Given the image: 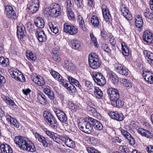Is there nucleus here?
<instances>
[{
  "label": "nucleus",
  "instance_id": "nucleus-1",
  "mask_svg": "<svg viewBox=\"0 0 153 153\" xmlns=\"http://www.w3.org/2000/svg\"><path fill=\"white\" fill-rule=\"evenodd\" d=\"M107 91L113 105L118 107H121L123 105V102L119 99L120 94L118 90L114 88H110L108 89Z\"/></svg>",
  "mask_w": 153,
  "mask_h": 153
},
{
  "label": "nucleus",
  "instance_id": "nucleus-2",
  "mask_svg": "<svg viewBox=\"0 0 153 153\" xmlns=\"http://www.w3.org/2000/svg\"><path fill=\"white\" fill-rule=\"evenodd\" d=\"M88 63L90 67L96 69L100 67L101 62L96 53H91L88 56Z\"/></svg>",
  "mask_w": 153,
  "mask_h": 153
},
{
  "label": "nucleus",
  "instance_id": "nucleus-3",
  "mask_svg": "<svg viewBox=\"0 0 153 153\" xmlns=\"http://www.w3.org/2000/svg\"><path fill=\"white\" fill-rule=\"evenodd\" d=\"M43 115L46 122L52 128H56L57 127V122L52 114L49 111H45L43 112Z\"/></svg>",
  "mask_w": 153,
  "mask_h": 153
},
{
  "label": "nucleus",
  "instance_id": "nucleus-4",
  "mask_svg": "<svg viewBox=\"0 0 153 153\" xmlns=\"http://www.w3.org/2000/svg\"><path fill=\"white\" fill-rule=\"evenodd\" d=\"M92 76L94 82L99 85H103L106 83V79L100 73L93 72L92 73Z\"/></svg>",
  "mask_w": 153,
  "mask_h": 153
},
{
  "label": "nucleus",
  "instance_id": "nucleus-5",
  "mask_svg": "<svg viewBox=\"0 0 153 153\" xmlns=\"http://www.w3.org/2000/svg\"><path fill=\"white\" fill-rule=\"evenodd\" d=\"M63 31L71 35H74L77 33L78 29L76 26L66 23L64 24Z\"/></svg>",
  "mask_w": 153,
  "mask_h": 153
},
{
  "label": "nucleus",
  "instance_id": "nucleus-6",
  "mask_svg": "<svg viewBox=\"0 0 153 153\" xmlns=\"http://www.w3.org/2000/svg\"><path fill=\"white\" fill-rule=\"evenodd\" d=\"M53 110L58 119L61 123L65 122L67 121V117L63 111L56 108H53Z\"/></svg>",
  "mask_w": 153,
  "mask_h": 153
},
{
  "label": "nucleus",
  "instance_id": "nucleus-7",
  "mask_svg": "<svg viewBox=\"0 0 153 153\" xmlns=\"http://www.w3.org/2000/svg\"><path fill=\"white\" fill-rule=\"evenodd\" d=\"M27 139L22 136H16L15 137L14 141L15 143L23 149L27 141Z\"/></svg>",
  "mask_w": 153,
  "mask_h": 153
},
{
  "label": "nucleus",
  "instance_id": "nucleus-8",
  "mask_svg": "<svg viewBox=\"0 0 153 153\" xmlns=\"http://www.w3.org/2000/svg\"><path fill=\"white\" fill-rule=\"evenodd\" d=\"M39 4L38 0H33L28 6L30 12L32 13H36L39 7Z\"/></svg>",
  "mask_w": 153,
  "mask_h": 153
},
{
  "label": "nucleus",
  "instance_id": "nucleus-9",
  "mask_svg": "<svg viewBox=\"0 0 153 153\" xmlns=\"http://www.w3.org/2000/svg\"><path fill=\"white\" fill-rule=\"evenodd\" d=\"M52 16L56 17L59 16L61 13V9L60 5L56 3H53L51 5Z\"/></svg>",
  "mask_w": 153,
  "mask_h": 153
},
{
  "label": "nucleus",
  "instance_id": "nucleus-10",
  "mask_svg": "<svg viewBox=\"0 0 153 153\" xmlns=\"http://www.w3.org/2000/svg\"><path fill=\"white\" fill-rule=\"evenodd\" d=\"M114 69L117 72L123 75L127 76L128 74L127 68L121 64L118 63L116 65Z\"/></svg>",
  "mask_w": 153,
  "mask_h": 153
},
{
  "label": "nucleus",
  "instance_id": "nucleus-11",
  "mask_svg": "<svg viewBox=\"0 0 153 153\" xmlns=\"http://www.w3.org/2000/svg\"><path fill=\"white\" fill-rule=\"evenodd\" d=\"M103 17L106 22H110L111 20V17L110 12L105 5H102L101 7Z\"/></svg>",
  "mask_w": 153,
  "mask_h": 153
},
{
  "label": "nucleus",
  "instance_id": "nucleus-12",
  "mask_svg": "<svg viewBox=\"0 0 153 153\" xmlns=\"http://www.w3.org/2000/svg\"><path fill=\"white\" fill-rule=\"evenodd\" d=\"M17 33L18 38L21 40H23L25 36V28L22 24H19L17 25Z\"/></svg>",
  "mask_w": 153,
  "mask_h": 153
},
{
  "label": "nucleus",
  "instance_id": "nucleus-13",
  "mask_svg": "<svg viewBox=\"0 0 153 153\" xmlns=\"http://www.w3.org/2000/svg\"><path fill=\"white\" fill-rule=\"evenodd\" d=\"M143 38V40L148 43H153V34L149 30L144 32Z\"/></svg>",
  "mask_w": 153,
  "mask_h": 153
},
{
  "label": "nucleus",
  "instance_id": "nucleus-14",
  "mask_svg": "<svg viewBox=\"0 0 153 153\" xmlns=\"http://www.w3.org/2000/svg\"><path fill=\"white\" fill-rule=\"evenodd\" d=\"M88 120L91 122L94 128L97 130H101L103 128L102 124L99 121L92 117H89Z\"/></svg>",
  "mask_w": 153,
  "mask_h": 153
},
{
  "label": "nucleus",
  "instance_id": "nucleus-15",
  "mask_svg": "<svg viewBox=\"0 0 153 153\" xmlns=\"http://www.w3.org/2000/svg\"><path fill=\"white\" fill-rule=\"evenodd\" d=\"M36 34L38 40L41 42H45L47 39L46 35L44 32L40 28H38L36 31Z\"/></svg>",
  "mask_w": 153,
  "mask_h": 153
},
{
  "label": "nucleus",
  "instance_id": "nucleus-16",
  "mask_svg": "<svg viewBox=\"0 0 153 153\" xmlns=\"http://www.w3.org/2000/svg\"><path fill=\"white\" fill-rule=\"evenodd\" d=\"M120 11L121 14L127 20H131L132 16L129 12L128 10L125 5L122 4L120 6Z\"/></svg>",
  "mask_w": 153,
  "mask_h": 153
},
{
  "label": "nucleus",
  "instance_id": "nucleus-17",
  "mask_svg": "<svg viewBox=\"0 0 153 153\" xmlns=\"http://www.w3.org/2000/svg\"><path fill=\"white\" fill-rule=\"evenodd\" d=\"M142 76L144 79L148 83H153V73L150 71H143Z\"/></svg>",
  "mask_w": 153,
  "mask_h": 153
},
{
  "label": "nucleus",
  "instance_id": "nucleus-18",
  "mask_svg": "<svg viewBox=\"0 0 153 153\" xmlns=\"http://www.w3.org/2000/svg\"><path fill=\"white\" fill-rule=\"evenodd\" d=\"M37 101L41 104L45 105L47 102V100L45 95L40 92L37 94Z\"/></svg>",
  "mask_w": 153,
  "mask_h": 153
},
{
  "label": "nucleus",
  "instance_id": "nucleus-19",
  "mask_svg": "<svg viewBox=\"0 0 153 153\" xmlns=\"http://www.w3.org/2000/svg\"><path fill=\"white\" fill-rule=\"evenodd\" d=\"M143 53L148 63L151 65H153V53L147 50L144 51Z\"/></svg>",
  "mask_w": 153,
  "mask_h": 153
},
{
  "label": "nucleus",
  "instance_id": "nucleus-20",
  "mask_svg": "<svg viewBox=\"0 0 153 153\" xmlns=\"http://www.w3.org/2000/svg\"><path fill=\"white\" fill-rule=\"evenodd\" d=\"M6 117L7 120L12 126H13L16 128H19V124L18 122L15 118L12 117L9 114H7L6 115Z\"/></svg>",
  "mask_w": 153,
  "mask_h": 153
},
{
  "label": "nucleus",
  "instance_id": "nucleus-21",
  "mask_svg": "<svg viewBox=\"0 0 153 153\" xmlns=\"http://www.w3.org/2000/svg\"><path fill=\"white\" fill-rule=\"evenodd\" d=\"M22 149L31 152H35L36 150L34 144L32 142L28 140Z\"/></svg>",
  "mask_w": 153,
  "mask_h": 153
},
{
  "label": "nucleus",
  "instance_id": "nucleus-22",
  "mask_svg": "<svg viewBox=\"0 0 153 153\" xmlns=\"http://www.w3.org/2000/svg\"><path fill=\"white\" fill-rule=\"evenodd\" d=\"M32 79L33 82L38 85L42 86L45 83V79L41 76H36Z\"/></svg>",
  "mask_w": 153,
  "mask_h": 153
},
{
  "label": "nucleus",
  "instance_id": "nucleus-23",
  "mask_svg": "<svg viewBox=\"0 0 153 153\" xmlns=\"http://www.w3.org/2000/svg\"><path fill=\"white\" fill-rule=\"evenodd\" d=\"M109 115L112 118L118 121H122L123 119V115L121 113L118 114L116 112H111L109 113Z\"/></svg>",
  "mask_w": 153,
  "mask_h": 153
},
{
  "label": "nucleus",
  "instance_id": "nucleus-24",
  "mask_svg": "<svg viewBox=\"0 0 153 153\" xmlns=\"http://www.w3.org/2000/svg\"><path fill=\"white\" fill-rule=\"evenodd\" d=\"M34 136L36 140L37 139L43 146L45 147L48 146V143L47 140L44 137L37 133L35 134Z\"/></svg>",
  "mask_w": 153,
  "mask_h": 153
},
{
  "label": "nucleus",
  "instance_id": "nucleus-25",
  "mask_svg": "<svg viewBox=\"0 0 153 153\" xmlns=\"http://www.w3.org/2000/svg\"><path fill=\"white\" fill-rule=\"evenodd\" d=\"M0 150L3 153H13L11 147L7 144H2L0 146Z\"/></svg>",
  "mask_w": 153,
  "mask_h": 153
},
{
  "label": "nucleus",
  "instance_id": "nucleus-26",
  "mask_svg": "<svg viewBox=\"0 0 153 153\" xmlns=\"http://www.w3.org/2000/svg\"><path fill=\"white\" fill-rule=\"evenodd\" d=\"M56 136V138L54 139V141L58 143H61L62 142L65 143V142L68 138V137L66 135L61 136L57 134Z\"/></svg>",
  "mask_w": 153,
  "mask_h": 153
},
{
  "label": "nucleus",
  "instance_id": "nucleus-27",
  "mask_svg": "<svg viewBox=\"0 0 153 153\" xmlns=\"http://www.w3.org/2000/svg\"><path fill=\"white\" fill-rule=\"evenodd\" d=\"M50 73L53 77L56 80L59 81L61 82V84H64L63 82L64 81V80L62 79V76L58 73L53 70H51Z\"/></svg>",
  "mask_w": 153,
  "mask_h": 153
},
{
  "label": "nucleus",
  "instance_id": "nucleus-28",
  "mask_svg": "<svg viewBox=\"0 0 153 153\" xmlns=\"http://www.w3.org/2000/svg\"><path fill=\"white\" fill-rule=\"evenodd\" d=\"M69 107L71 110L75 111L81 108V106L80 104L78 103H74L71 102H69Z\"/></svg>",
  "mask_w": 153,
  "mask_h": 153
},
{
  "label": "nucleus",
  "instance_id": "nucleus-29",
  "mask_svg": "<svg viewBox=\"0 0 153 153\" xmlns=\"http://www.w3.org/2000/svg\"><path fill=\"white\" fill-rule=\"evenodd\" d=\"M9 72L11 77L16 80L17 79H20V77L23 76V75L21 74V72H20V74H19L17 71H13L11 69H10Z\"/></svg>",
  "mask_w": 153,
  "mask_h": 153
},
{
  "label": "nucleus",
  "instance_id": "nucleus-30",
  "mask_svg": "<svg viewBox=\"0 0 153 153\" xmlns=\"http://www.w3.org/2000/svg\"><path fill=\"white\" fill-rule=\"evenodd\" d=\"M65 80L63 82L64 84H61L66 87V88L69 91L72 93H75L76 91V89L75 86L73 84H68V83H65Z\"/></svg>",
  "mask_w": 153,
  "mask_h": 153
},
{
  "label": "nucleus",
  "instance_id": "nucleus-31",
  "mask_svg": "<svg viewBox=\"0 0 153 153\" xmlns=\"http://www.w3.org/2000/svg\"><path fill=\"white\" fill-rule=\"evenodd\" d=\"M86 120L84 119H80L78 121V126L80 130L84 132L86 128Z\"/></svg>",
  "mask_w": 153,
  "mask_h": 153
},
{
  "label": "nucleus",
  "instance_id": "nucleus-32",
  "mask_svg": "<svg viewBox=\"0 0 153 153\" xmlns=\"http://www.w3.org/2000/svg\"><path fill=\"white\" fill-rule=\"evenodd\" d=\"M94 94L95 97L98 99H101L103 96V93L98 87H94Z\"/></svg>",
  "mask_w": 153,
  "mask_h": 153
},
{
  "label": "nucleus",
  "instance_id": "nucleus-33",
  "mask_svg": "<svg viewBox=\"0 0 153 153\" xmlns=\"http://www.w3.org/2000/svg\"><path fill=\"white\" fill-rule=\"evenodd\" d=\"M34 23L35 25L39 28H42L45 25V22L43 19L40 17H38L35 20Z\"/></svg>",
  "mask_w": 153,
  "mask_h": 153
},
{
  "label": "nucleus",
  "instance_id": "nucleus-34",
  "mask_svg": "<svg viewBox=\"0 0 153 153\" xmlns=\"http://www.w3.org/2000/svg\"><path fill=\"white\" fill-rule=\"evenodd\" d=\"M109 79L111 82L115 84L118 82V78L116 74L114 72L110 71L109 73Z\"/></svg>",
  "mask_w": 153,
  "mask_h": 153
},
{
  "label": "nucleus",
  "instance_id": "nucleus-35",
  "mask_svg": "<svg viewBox=\"0 0 153 153\" xmlns=\"http://www.w3.org/2000/svg\"><path fill=\"white\" fill-rule=\"evenodd\" d=\"M5 13L7 16L11 19H16L17 18L18 15L13 9L10 11L9 13L7 12Z\"/></svg>",
  "mask_w": 153,
  "mask_h": 153
},
{
  "label": "nucleus",
  "instance_id": "nucleus-36",
  "mask_svg": "<svg viewBox=\"0 0 153 153\" xmlns=\"http://www.w3.org/2000/svg\"><path fill=\"white\" fill-rule=\"evenodd\" d=\"M77 19L79 22V27L83 31H86L87 29L85 27L84 21L82 16L80 15L78 17Z\"/></svg>",
  "mask_w": 153,
  "mask_h": 153
},
{
  "label": "nucleus",
  "instance_id": "nucleus-37",
  "mask_svg": "<svg viewBox=\"0 0 153 153\" xmlns=\"http://www.w3.org/2000/svg\"><path fill=\"white\" fill-rule=\"evenodd\" d=\"M1 98L7 104L11 106H14L15 105L14 102L8 97H6L4 95H2L1 96Z\"/></svg>",
  "mask_w": 153,
  "mask_h": 153
},
{
  "label": "nucleus",
  "instance_id": "nucleus-38",
  "mask_svg": "<svg viewBox=\"0 0 153 153\" xmlns=\"http://www.w3.org/2000/svg\"><path fill=\"white\" fill-rule=\"evenodd\" d=\"M70 45L72 48L75 49H78L80 47V45L79 42L76 40L75 39H72L71 40Z\"/></svg>",
  "mask_w": 153,
  "mask_h": 153
},
{
  "label": "nucleus",
  "instance_id": "nucleus-39",
  "mask_svg": "<svg viewBox=\"0 0 153 153\" xmlns=\"http://www.w3.org/2000/svg\"><path fill=\"white\" fill-rule=\"evenodd\" d=\"M91 122L88 120L86 121V128L85 129L84 132L88 134L91 133L93 130V125L91 123Z\"/></svg>",
  "mask_w": 153,
  "mask_h": 153
},
{
  "label": "nucleus",
  "instance_id": "nucleus-40",
  "mask_svg": "<svg viewBox=\"0 0 153 153\" xmlns=\"http://www.w3.org/2000/svg\"><path fill=\"white\" fill-rule=\"evenodd\" d=\"M67 78L70 83V84L74 85L79 88H80L81 86L77 80L71 76H68Z\"/></svg>",
  "mask_w": 153,
  "mask_h": 153
},
{
  "label": "nucleus",
  "instance_id": "nucleus-41",
  "mask_svg": "<svg viewBox=\"0 0 153 153\" xmlns=\"http://www.w3.org/2000/svg\"><path fill=\"white\" fill-rule=\"evenodd\" d=\"M122 53L123 55L126 56H128L129 55V51L128 48L124 42L121 43Z\"/></svg>",
  "mask_w": 153,
  "mask_h": 153
},
{
  "label": "nucleus",
  "instance_id": "nucleus-42",
  "mask_svg": "<svg viewBox=\"0 0 153 153\" xmlns=\"http://www.w3.org/2000/svg\"><path fill=\"white\" fill-rule=\"evenodd\" d=\"M48 26L52 32L55 34L58 33L59 29L57 26H55V25L51 22H50L48 23Z\"/></svg>",
  "mask_w": 153,
  "mask_h": 153
},
{
  "label": "nucleus",
  "instance_id": "nucleus-43",
  "mask_svg": "<svg viewBox=\"0 0 153 153\" xmlns=\"http://www.w3.org/2000/svg\"><path fill=\"white\" fill-rule=\"evenodd\" d=\"M9 64V60L7 58H4L3 57H0V65L4 67H6Z\"/></svg>",
  "mask_w": 153,
  "mask_h": 153
},
{
  "label": "nucleus",
  "instance_id": "nucleus-44",
  "mask_svg": "<svg viewBox=\"0 0 153 153\" xmlns=\"http://www.w3.org/2000/svg\"><path fill=\"white\" fill-rule=\"evenodd\" d=\"M91 22L94 26L98 27L99 25L100 22L99 18L96 16H93L91 18Z\"/></svg>",
  "mask_w": 153,
  "mask_h": 153
},
{
  "label": "nucleus",
  "instance_id": "nucleus-45",
  "mask_svg": "<svg viewBox=\"0 0 153 153\" xmlns=\"http://www.w3.org/2000/svg\"><path fill=\"white\" fill-rule=\"evenodd\" d=\"M95 105L91 102H88L87 104V109L88 111L93 113H95L96 110L95 108Z\"/></svg>",
  "mask_w": 153,
  "mask_h": 153
},
{
  "label": "nucleus",
  "instance_id": "nucleus-46",
  "mask_svg": "<svg viewBox=\"0 0 153 153\" xmlns=\"http://www.w3.org/2000/svg\"><path fill=\"white\" fill-rule=\"evenodd\" d=\"M65 144L68 147L71 148L74 147L75 146L74 142L71 139L69 138L68 137L65 142Z\"/></svg>",
  "mask_w": 153,
  "mask_h": 153
},
{
  "label": "nucleus",
  "instance_id": "nucleus-47",
  "mask_svg": "<svg viewBox=\"0 0 153 153\" xmlns=\"http://www.w3.org/2000/svg\"><path fill=\"white\" fill-rule=\"evenodd\" d=\"M52 56L53 59L54 61L58 62L61 61V59L60 57L59 54V53H56V52H53L52 53Z\"/></svg>",
  "mask_w": 153,
  "mask_h": 153
},
{
  "label": "nucleus",
  "instance_id": "nucleus-48",
  "mask_svg": "<svg viewBox=\"0 0 153 153\" xmlns=\"http://www.w3.org/2000/svg\"><path fill=\"white\" fill-rule=\"evenodd\" d=\"M26 56L28 59H30L32 60H35L36 59V57L35 53L31 52H27Z\"/></svg>",
  "mask_w": 153,
  "mask_h": 153
},
{
  "label": "nucleus",
  "instance_id": "nucleus-49",
  "mask_svg": "<svg viewBox=\"0 0 153 153\" xmlns=\"http://www.w3.org/2000/svg\"><path fill=\"white\" fill-rule=\"evenodd\" d=\"M144 15L148 19H153V14L149 12V9H147L146 11H145Z\"/></svg>",
  "mask_w": 153,
  "mask_h": 153
},
{
  "label": "nucleus",
  "instance_id": "nucleus-50",
  "mask_svg": "<svg viewBox=\"0 0 153 153\" xmlns=\"http://www.w3.org/2000/svg\"><path fill=\"white\" fill-rule=\"evenodd\" d=\"M90 36L92 43L95 47L97 48L98 45L96 38L93 35L92 33H90Z\"/></svg>",
  "mask_w": 153,
  "mask_h": 153
},
{
  "label": "nucleus",
  "instance_id": "nucleus-51",
  "mask_svg": "<svg viewBox=\"0 0 153 153\" xmlns=\"http://www.w3.org/2000/svg\"><path fill=\"white\" fill-rule=\"evenodd\" d=\"M45 132L48 136L53 139V141L54 139L56 138V135L57 134V133H54L49 130H46Z\"/></svg>",
  "mask_w": 153,
  "mask_h": 153
},
{
  "label": "nucleus",
  "instance_id": "nucleus-52",
  "mask_svg": "<svg viewBox=\"0 0 153 153\" xmlns=\"http://www.w3.org/2000/svg\"><path fill=\"white\" fill-rule=\"evenodd\" d=\"M44 13L45 16H52L53 13L51 12V6L46 7L44 11Z\"/></svg>",
  "mask_w": 153,
  "mask_h": 153
},
{
  "label": "nucleus",
  "instance_id": "nucleus-53",
  "mask_svg": "<svg viewBox=\"0 0 153 153\" xmlns=\"http://www.w3.org/2000/svg\"><path fill=\"white\" fill-rule=\"evenodd\" d=\"M68 16L70 20H72L74 18V14L72 11L71 9L66 10Z\"/></svg>",
  "mask_w": 153,
  "mask_h": 153
},
{
  "label": "nucleus",
  "instance_id": "nucleus-54",
  "mask_svg": "<svg viewBox=\"0 0 153 153\" xmlns=\"http://www.w3.org/2000/svg\"><path fill=\"white\" fill-rule=\"evenodd\" d=\"M85 86L89 90H92L94 88L95 86H94L92 83L89 81H86L85 83Z\"/></svg>",
  "mask_w": 153,
  "mask_h": 153
},
{
  "label": "nucleus",
  "instance_id": "nucleus-55",
  "mask_svg": "<svg viewBox=\"0 0 153 153\" xmlns=\"http://www.w3.org/2000/svg\"><path fill=\"white\" fill-rule=\"evenodd\" d=\"M119 150L120 151L125 153H129V149L126 146H120L119 148Z\"/></svg>",
  "mask_w": 153,
  "mask_h": 153
},
{
  "label": "nucleus",
  "instance_id": "nucleus-56",
  "mask_svg": "<svg viewBox=\"0 0 153 153\" xmlns=\"http://www.w3.org/2000/svg\"><path fill=\"white\" fill-rule=\"evenodd\" d=\"M120 131L121 134L126 138H128L129 137L131 136V135L129 133L124 129H121Z\"/></svg>",
  "mask_w": 153,
  "mask_h": 153
},
{
  "label": "nucleus",
  "instance_id": "nucleus-57",
  "mask_svg": "<svg viewBox=\"0 0 153 153\" xmlns=\"http://www.w3.org/2000/svg\"><path fill=\"white\" fill-rule=\"evenodd\" d=\"M135 23L136 27L138 28V30L139 31H141L142 29L143 22L141 21L135 22Z\"/></svg>",
  "mask_w": 153,
  "mask_h": 153
},
{
  "label": "nucleus",
  "instance_id": "nucleus-58",
  "mask_svg": "<svg viewBox=\"0 0 153 153\" xmlns=\"http://www.w3.org/2000/svg\"><path fill=\"white\" fill-rule=\"evenodd\" d=\"M67 70L71 72H74L76 71V67L72 63H70L69 67L67 68Z\"/></svg>",
  "mask_w": 153,
  "mask_h": 153
},
{
  "label": "nucleus",
  "instance_id": "nucleus-59",
  "mask_svg": "<svg viewBox=\"0 0 153 153\" xmlns=\"http://www.w3.org/2000/svg\"><path fill=\"white\" fill-rule=\"evenodd\" d=\"M101 48L102 49L107 52H109L110 51V50L109 48L107 45L103 44L101 45Z\"/></svg>",
  "mask_w": 153,
  "mask_h": 153
},
{
  "label": "nucleus",
  "instance_id": "nucleus-60",
  "mask_svg": "<svg viewBox=\"0 0 153 153\" xmlns=\"http://www.w3.org/2000/svg\"><path fill=\"white\" fill-rule=\"evenodd\" d=\"M101 35L102 37L105 40H106L108 39L107 33L104 29L101 30Z\"/></svg>",
  "mask_w": 153,
  "mask_h": 153
},
{
  "label": "nucleus",
  "instance_id": "nucleus-61",
  "mask_svg": "<svg viewBox=\"0 0 153 153\" xmlns=\"http://www.w3.org/2000/svg\"><path fill=\"white\" fill-rule=\"evenodd\" d=\"M89 140L90 143L93 145H96L97 143V139L93 137H91L89 138Z\"/></svg>",
  "mask_w": 153,
  "mask_h": 153
},
{
  "label": "nucleus",
  "instance_id": "nucleus-62",
  "mask_svg": "<svg viewBox=\"0 0 153 153\" xmlns=\"http://www.w3.org/2000/svg\"><path fill=\"white\" fill-rule=\"evenodd\" d=\"M109 40L110 44L114 46L115 43V41L114 38L112 35H110L109 36Z\"/></svg>",
  "mask_w": 153,
  "mask_h": 153
},
{
  "label": "nucleus",
  "instance_id": "nucleus-63",
  "mask_svg": "<svg viewBox=\"0 0 153 153\" xmlns=\"http://www.w3.org/2000/svg\"><path fill=\"white\" fill-rule=\"evenodd\" d=\"M52 91L50 88L48 86H46L43 89V91L46 95Z\"/></svg>",
  "mask_w": 153,
  "mask_h": 153
},
{
  "label": "nucleus",
  "instance_id": "nucleus-64",
  "mask_svg": "<svg viewBox=\"0 0 153 153\" xmlns=\"http://www.w3.org/2000/svg\"><path fill=\"white\" fill-rule=\"evenodd\" d=\"M66 4L67 9L72 8L73 5L71 0H66Z\"/></svg>",
  "mask_w": 153,
  "mask_h": 153
}]
</instances>
